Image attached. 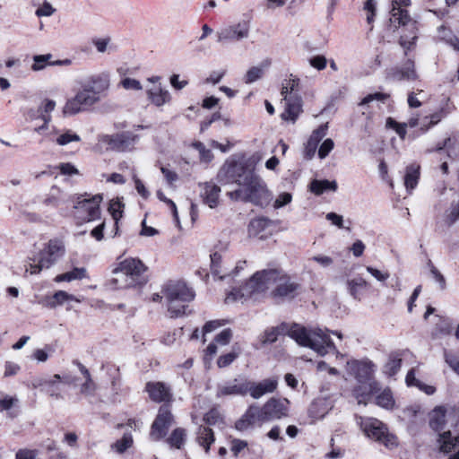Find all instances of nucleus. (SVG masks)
Here are the masks:
<instances>
[{"mask_svg":"<svg viewBox=\"0 0 459 459\" xmlns=\"http://www.w3.org/2000/svg\"><path fill=\"white\" fill-rule=\"evenodd\" d=\"M275 285L273 290L274 297L293 298L300 288L290 276L276 269L263 270L255 273L241 289H233L226 297L225 301L234 302L256 293H262Z\"/></svg>","mask_w":459,"mask_h":459,"instance_id":"f257e3e1","label":"nucleus"},{"mask_svg":"<svg viewBox=\"0 0 459 459\" xmlns=\"http://www.w3.org/2000/svg\"><path fill=\"white\" fill-rule=\"evenodd\" d=\"M110 84V74L106 71L78 81L79 90L65 101L62 110L64 116L71 117L90 109L107 96Z\"/></svg>","mask_w":459,"mask_h":459,"instance_id":"f03ea898","label":"nucleus"},{"mask_svg":"<svg viewBox=\"0 0 459 459\" xmlns=\"http://www.w3.org/2000/svg\"><path fill=\"white\" fill-rule=\"evenodd\" d=\"M459 422V415L454 408L436 407L430 413L429 426L438 433L439 450L450 453L459 447V435H452V429Z\"/></svg>","mask_w":459,"mask_h":459,"instance_id":"7ed1b4c3","label":"nucleus"},{"mask_svg":"<svg viewBox=\"0 0 459 459\" xmlns=\"http://www.w3.org/2000/svg\"><path fill=\"white\" fill-rule=\"evenodd\" d=\"M376 368V365L369 359L347 362L348 372L357 381L352 394L359 404H367L371 395L380 389L379 384L374 379Z\"/></svg>","mask_w":459,"mask_h":459,"instance_id":"20e7f679","label":"nucleus"},{"mask_svg":"<svg viewBox=\"0 0 459 459\" xmlns=\"http://www.w3.org/2000/svg\"><path fill=\"white\" fill-rule=\"evenodd\" d=\"M288 334L299 345L310 348L320 356H325L332 351L339 354L327 333L320 328L307 329L302 325L295 324L290 326Z\"/></svg>","mask_w":459,"mask_h":459,"instance_id":"39448f33","label":"nucleus"},{"mask_svg":"<svg viewBox=\"0 0 459 459\" xmlns=\"http://www.w3.org/2000/svg\"><path fill=\"white\" fill-rule=\"evenodd\" d=\"M146 266L137 258L128 257L117 263L113 269L111 283L116 289H127L145 283Z\"/></svg>","mask_w":459,"mask_h":459,"instance_id":"423d86ee","label":"nucleus"},{"mask_svg":"<svg viewBox=\"0 0 459 459\" xmlns=\"http://www.w3.org/2000/svg\"><path fill=\"white\" fill-rule=\"evenodd\" d=\"M171 317L186 314L187 303L195 298L194 291L186 283L178 281L167 284L162 290Z\"/></svg>","mask_w":459,"mask_h":459,"instance_id":"0eeeda50","label":"nucleus"},{"mask_svg":"<svg viewBox=\"0 0 459 459\" xmlns=\"http://www.w3.org/2000/svg\"><path fill=\"white\" fill-rule=\"evenodd\" d=\"M65 247L62 240L50 239L39 254L38 263L36 259L30 258L25 266V272L30 274H38L43 269L53 266L64 255Z\"/></svg>","mask_w":459,"mask_h":459,"instance_id":"6e6552de","label":"nucleus"},{"mask_svg":"<svg viewBox=\"0 0 459 459\" xmlns=\"http://www.w3.org/2000/svg\"><path fill=\"white\" fill-rule=\"evenodd\" d=\"M229 195L231 199L250 202L260 206L268 204L271 199L264 183L255 174L242 187L229 193Z\"/></svg>","mask_w":459,"mask_h":459,"instance_id":"1a4fd4ad","label":"nucleus"},{"mask_svg":"<svg viewBox=\"0 0 459 459\" xmlns=\"http://www.w3.org/2000/svg\"><path fill=\"white\" fill-rule=\"evenodd\" d=\"M252 168L244 161H227L220 171L219 177L224 178L225 183H236L242 187L255 175Z\"/></svg>","mask_w":459,"mask_h":459,"instance_id":"9d476101","label":"nucleus"},{"mask_svg":"<svg viewBox=\"0 0 459 459\" xmlns=\"http://www.w3.org/2000/svg\"><path fill=\"white\" fill-rule=\"evenodd\" d=\"M102 201L101 195L93 196L82 195L74 204L75 215L83 221H91L100 218V204Z\"/></svg>","mask_w":459,"mask_h":459,"instance_id":"9b49d317","label":"nucleus"},{"mask_svg":"<svg viewBox=\"0 0 459 459\" xmlns=\"http://www.w3.org/2000/svg\"><path fill=\"white\" fill-rule=\"evenodd\" d=\"M140 137L132 131H124L115 134H102L99 141L109 149L118 152H130L134 148Z\"/></svg>","mask_w":459,"mask_h":459,"instance_id":"f8f14e48","label":"nucleus"},{"mask_svg":"<svg viewBox=\"0 0 459 459\" xmlns=\"http://www.w3.org/2000/svg\"><path fill=\"white\" fill-rule=\"evenodd\" d=\"M410 4L411 0L393 1L390 22L395 28L400 26H408L410 30L414 33V30L417 29L416 22L411 20L407 10L403 8L409 6Z\"/></svg>","mask_w":459,"mask_h":459,"instance_id":"ddd939ff","label":"nucleus"},{"mask_svg":"<svg viewBox=\"0 0 459 459\" xmlns=\"http://www.w3.org/2000/svg\"><path fill=\"white\" fill-rule=\"evenodd\" d=\"M227 248H228V243L221 244L219 250H216L210 255L212 273L215 276H218L220 280H224L230 276H232V277L238 276V273L240 271L244 270V268L246 266V261H239L236 264L234 271L230 274L226 273L223 269V264H222L223 260H222L221 251H225V250H227Z\"/></svg>","mask_w":459,"mask_h":459,"instance_id":"4468645a","label":"nucleus"},{"mask_svg":"<svg viewBox=\"0 0 459 459\" xmlns=\"http://www.w3.org/2000/svg\"><path fill=\"white\" fill-rule=\"evenodd\" d=\"M172 421L173 416L169 406L166 404L160 406L158 415L152 425L151 438L155 441L163 438L167 435Z\"/></svg>","mask_w":459,"mask_h":459,"instance_id":"2eb2a0df","label":"nucleus"},{"mask_svg":"<svg viewBox=\"0 0 459 459\" xmlns=\"http://www.w3.org/2000/svg\"><path fill=\"white\" fill-rule=\"evenodd\" d=\"M267 421L264 414L263 407L252 404L248 407L243 416L236 421L235 428L239 431H245L255 424Z\"/></svg>","mask_w":459,"mask_h":459,"instance_id":"dca6fc26","label":"nucleus"},{"mask_svg":"<svg viewBox=\"0 0 459 459\" xmlns=\"http://www.w3.org/2000/svg\"><path fill=\"white\" fill-rule=\"evenodd\" d=\"M289 400L286 398H271L264 405V414L267 421L288 416Z\"/></svg>","mask_w":459,"mask_h":459,"instance_id":"f3484780","label":"nucleus"},{"mask_svg":"<svg viewBox=\"0 0 459 459\" xmlns=\"http://www.w3.org/2000/svg\"><path fill=\"white\" fill-rule=\"evenodd\" d=\"M278 377H272L265 378L260 382H248L247 381V393L254 399H259L264 394L273 393L278 386Z\"/></svg>","mask_w":459,"mask_h":459,"instance_id":"a211bd4d","label":"nucleus"},{"mask_svg":"<svg viewBox=\"0 0 459 459\" xmlns=\"http://www.w3.org/2000/svg\"><path fill=\"white\" fill-rule=\"evenodd\" d=\"M284 110L281 114L282 120L295 123L302 112L303 101L301 96L285 95L283 97Z\"/></svg>","mask_w":459,"mask_h":459,"instance_id":"6ab92c4d","label":"nucleus"},{"mask_svg":"<svg viewBox=\"0 0 459 459\" xmlns=\"http://www.w3.org/2000/svg\"><path fill=\"white\" fill-rule=\"evenodd\" d=\"M159 76H152L148 79L152 86L147 90L150 101L157 107H161L170 100L169 92L161 87Z\"/></svg>","mask_w":459,"mask_h":459,"instance_id":"aec40b11","label":"nucleus"},{"mask_svg":"<svg viewBox=\"0 0 459 459\" xmlns=\"http://www.w3.org/2000/svg\"><path fill=\"white\" fill-rule=\"evenodd\" d=\"M357 422L359 424L364 434L375 440L381 438L383 434H385V430H386L385 425L375 418H363L359 416L357 417Z\"/></svg>","mask_w":459,"mask_h":459,"instance_id":"412c9836","label":"nucleus"},{"mask_svg":"<svg viewBox=\"0 0 459 459\" xmlns=\"http://www.w3.org/2000/svg\"><path fill=\"white\" fill-rule=\"evenodd\" d=\"M249 28L247 23H238L227 27L218 32V42L238 41L248 37Z\"/></svg>","mask_w":459,"mask_h":459,"instance_id":"4be33fe9","label":"nucleus"},{"mask_svg":"<svg viewBox=\"0 0 459 459\" xmlns=\"http://www.w3.org/2000/svg\"><path fill=\"white\" fill-rule=\"evenodd\" d=\"M200 195L205 204L210 208H215L219 204L221 188L212 182L199 184Z\"/></svg>","mask_w":459,"mask_h":459,"instance_id":"5701e85b","label":"nucleus"},{"mask_svg":"<svg viewBox=\"0 0 459 459\" xmlns=\"http://www.w3.org/2000/svg\"><path fill=\"white\" fill-rule=\"evenodd\" d=\"M327 131V125L320 126L317 129L314 130L309 139L304 147V157L311 160L316 152L320 141L325 136Z\"/></svg>","mask_w":459,"mask_h":459,"instance_id":"b1692460","label":"nucleus"},{"mask_svg":"<svg viewBox=\"0 0 459 459\" xmlns=\"http://www.w3.org/2000/svg\"><path fill=\"white\" fill-rule=\"evenodd\" d=\"M73 363L77 366L79 371L85 379L80 386V393L84 396H93L95 394L97 385L93 381L89 369L79 360H74Z\"/></svg>","mask_w":459,"mask_h":459,"instance_id":"393cba45","label":"nucleus"},{"mask_svg":"<svg viewBox=\"0 0 459 459\" xmlns=\"http://www.w3.org/2000/svg\"><path fill=\"white\" fill-rule=\"evenodd\" d=\"M146 391L150 398L157 403L167 402L171 397L169 387L160 382L148 383L146 385Z\"/></svg>","mask_w":459,"mask_h":459,"instance_id":"a878e982","label":"nucleus"},{"mask_svg":"<svg viewBox=\"0 0 459 459\" xmlns=\"http://www.w3.org/2000/svg\"><path fill=\"white\" fill-rule=\"evenodd\" d=\"M247 381L238 383V380L234 379L226 385H220L217 390V396L246 395L247 394Z\"/></svg>","mask_w":459,"mask_h":459,"instance_id":"bb28decb","label":"nucleus"},{"mask_svg":"<svg viewBox=\"0 0 459 459\" xmlns=\"http://www.w3.org/2000/svg\"><path fill=\"white\" fill-rule=\"evenodd\" d=\"M48 135L50 140L55 141L56 144L60 146L67 145L73 142L81 141L80 135L72 130H65L63 133L58 134L56 129H53V131H51Z\"/></svg>","mask_w":459,"mask_h":459,"instance_id":"cd10ccee","label":"nucleus"},{"mask_svg":"<svg viewBox=\"0 0 459 459\" xmlns=\"http://www.w3.org/2000/svg\"><path fill=\"white\" fill-rule=\"evenodd\" d=\"M300 85L299 79L290 74V76L282 81L281 94L285 95L300 96Z\"/></svg>","mask_w":459,"mask_h":459,"instance_id":"c85d7f7f","label":"nucleus"},{"mask_svg":"<svg viewBox=\"0 0 459 459\" xmlns=\"http://www.w3.org/2000/svg\"><path fill=\"white\" fill-rule=\"evenodd\" d=\"M196 435L198 444L204 448L206 453H208L211 445L215 440L212 429L206 426H201L199 427Z\"/></svg>","mask_w":459,"mask_h":459,"instance_id":"c756f323","label":"nucleus"},{"mask_svg":"<svg viewBox=\"0 0 459 459\" xmlns=\"http://www.w3.org/2000/svg\"><path fill=\"white\" fill-rule=\"evenodd\" d=\"M420 178V166L411 164L407 166L404 176V186L408 191H411L418 185Z\"/></svg>","mask_w":459,"mask_h":459,"instance_id":"7c9ffc66","label":"nucleus"},{"mask_svg":"<svg viewBox=\"0 0 459 459\" xmlns=\"http://www.w3.org/2000/svg\"><path fill=\"white\" fill-rule=\"evenodd\" d=\"M336 181H329L327 179L317 180L315 179L310 183V191L316 195H320L326 191H336Z\"/></svg>","mask_w":459,"mask_h":459,"instance_id":"2f4dec72","label":"nucleus"},{"mask_svg":"<svg viewBox=\"0 0 459 459\" xmlns=\"http://www.w3.org/2000/svg\"><path fill=\"white\" fill-rule=\"evenodd\" d=\"M87 278V271L84 267H75L72 271L58 274L55 277L56 282L73 281Z\"/></svg>","mask_w":459,"mask_h":459,"instance_id":"473e14b6","label":"nucleus"},{"mask_svg":"<svg viewBox=\"0 0 459 459\" xmlns=\"http://www.w3.org/2000/svg\"><path fill=\"white\" fill-rule=\"evenodd\" d=\"M346 284L350 295L357 300L360 299L361 290H365L368 286V282L361 277L348 280Z\"/></svg>","mask_w":459,"mask_h":459,"instance_id":"72a5a7b5","label":"nucleus"},{"mask_svg":"<svg viewBox=\"0 0 459 459\" xmlns=\"http://www.w3.org/2000/svg\"><path fill=\"white\" fill-rule=\"evenodd\" d=\"M68 301H75L77 303H81L82 299L72 294H69L65 290H58L53 295L52 300L48 302V306L54 308L57 306H62Z\"/></svg>","mask_w":459,"mask_h":459,"instance_id":"f704fd0d","label":"nucleus"},{"mask_svg":"<svg viewBox=\"0 0 459 459\" xmlns=\"http://www.w3.org/2000/svg\"><path fill=\"white\" fill-rule=\"evenodd\" d=\"M66 201V195H64L63 191L57 186H53L50 190L49 195L45 199V204L47 205L57 206Z\"/></svg>","mask_w":459,"mask_h":459,"instance_id":"c9c22d12","label":"nucleus"},{"mask_svg":"<svg viewBox=\"0 0 459 459\" xmlns=\"http://www.w3.org/2000/svg\"><path fill=\"white\" fill-rule=\"evenodd\" d=\"M397 78L400 80H415L417 75L414 69V62L408 59L400 71L397 72Z\"/></svg>","mask_w":459,"mask_h":459,"instance_id":"e433bc0d","label":"nucleus"},{"mask_svg":"<svg viewBox=\"0 0 459 459\" xmlns=\"http://www.w3.org/2000/svg\"><path fill=\"white\" fill-rule=\"evenodd\" d=\"M401 366L402 359L398 358L396 355H391L388 361L384 366L383 372L388 377H393L400 370Z\"/></svg>","mask_w":459,"mask_h":459,"instance_id":"4c0bfd02","label":"nucleus"},{"mask_svg":"<svg viewBox=\"0 0 459 459\" xmlns=\"http://www.w3.org/2000/svg\"><path fill=\"white\" fill-rule=\"evenodd\" d=\"M51 54L46 55H36L33 56V64L31 65V70L34 72H39L46 68L48 65H50L52 58Z\"/></svg>","mask_w":459,"mask_h":459,"instance_id":"58836bf2","label":"nucleus"},{"mask_svg":"<svg viewBox=\"0 0 459 459\" xmlns=\"http://www.w3.org/2000/svg\"><path fill=\"white\" fill-rule=\"evenodd\" d=\"M186 440V431L183 429H176L168 438V442L171 446L178 449L181 448Z\"/></svg>","mask_w":459,"mask_h":459,"instance_id":"ea45409f","label":"nucleus"},{"mask_svg":"<svg viewBox=\"0 0 459 459\" xmlns=\"http://www.w3.org/2000/svg\"><path fill=\"white\" fill-rule=\"evenodd\" d=\"M62 381V377L59 374H55L51 378H48L47 387L45 391L49 394L51 396H55L56 398H59V388L58 385Z\"/></svg>","mask_w":459,"mask_h":459,"instance_id":"a19ab883","label":"nucleus"},{"mask_svg":"<svg viewBox=\"0 0 459 459\" xmlns=\"http://www.w3.org/2000/svg\"><path fill=\"white\" fill-rule=\"evenodd\" d=\"M376 400L377 405L385 409L392 408L394 403L392 393L389 389L384 390L380 394L377 396Z\"/></svg>","mask_w":459,"mask_h":459,"instance_id":"79ce46f5","label":"nucleus"},{"mask_svg":"<svg viewBox=\"0 0 459 459\" xmlns=\"http://www.w3.org/2000/svg\"><path fill=\"white\" fill-rule=\"evenodd\" d=\"M56 108V102L52 100H45L39 106V112H43V121H51V112Z\"/></svg>","mask_w":459,"mask_h":459,"instance_id":"37998d69","label":"nucleus"},{"mask_svg":"<svg viewBox=\"0 0 459 459\" xmlns=\"http://www.w3.org/2000/svg\"><path fill=\"white\" fill-rule=\"evenodd\" d=\"M133 444V438L130 434H125L120 440H117L114 445L113 448L119 454L124 453Z\"/></svg>","mask_w":459,"mask_h":459,"instance_id":"c03bdc74","label":"nucleus"},{"mask_svg":"<svg viewBox=\"0 0 459 459\" xmlns=\"http://www.w3.org/2000/svg\"><path fill=\"white\" fill-rule=\"evenodd\" d=\"M386 126H389L390 128H393L402 140L405 139L407 134V124L398 123L393 118L389 117L386 121Z\"/></svg>","mask_w":459,"mask_h":459,"instance_id":"a18cd8bd","label":"nucleus"},{"mask_svg":"<svg viewBox=\"0 0 459 459\" xmlns=\"http://www.w3.org/2000/svg\"><path fill=\"white\" fill-rule=\"evenodd\" d=\"M269 224V221L264 218H257L251 221L249 224V231L251 234H258L264 230Z\"/></svg>","mask_w":459,"mask_h":459,"instance_id":"49530a36","label":"nucleus"},{"mask_svg":"<svg viewBox=\"0 0 459 459\" xmlns=\"http://www.w3.org/2000/svg\"><path fill=\"white\" fill-rule=\"evenodd\" d=\"M124 204L119 200H112L108 206V212L116 222L122 217Z\"/></svg>","mask_w":459,"mask_h":459,"instance_id":"de8ad7c7","label":"nucleus"},{"mask_svg":"<svg viewBox=\"0 0 459 459\" xmlns=\"http://www.w3.org/2000/svg\"><path fill=\"white\" fill-rule=\"evenodd\" d=\"M239 355L238 351L233 350L231 352L221 355L219 357L217 360V365L219 368H225L230 365Z\"/></svg>","mask_w":459,"mask_h":459,"instance_id":"09e8293b","label":"nucleus"},{"mask_svg":"<svg viewBox=\"0 0 459 459\" xmlns=\"http://www.w3.org/2000/svg\"><path fill=\"white\" fill-rule=\"evenodd\" d=\"M193 147L199 152L200 159L202 161L209 162L212 160V152L211 150L206 149L203 143L195 142L193 143Z\"/></svg>","mask_w":459,"mask_h":459,"instance_id":"8fccbe9b","label":"nucleus"},{"mask_svg":"<svg viewBox=\"0 0 459 459\" xmlns=\"http://www.w3.org/2000/svg\"><path fill=\"white\" fill-rule=\"evenodd\" d=\"M119 85L127 91H141L143 89L140 81L129 77L123 78L120 81Z\"/></svg>","mask_w":459,"mask_h":459,"instance_id":"3c124183","label":"nucleus"},{"mask_svg":"<svg viewBox=\"0 0 459 459\" xmlns=\"http://www.w3.org/2000/svg\"><path fill=\"white\" fill-rule=\"evenodd\" d=\"M264 74V71L261 67L253 66L251 67L245 75V82L249 84L253 83L255 81L259 80Z\"/></svg>","mask_w":459,"mask_h":459,"instance_id":"603ef678","label":"nucleus"},{"mask_svg":"<svg viewBox=\"0 0 459 459\" xmlns=\"http://www.w3.org/2000/svg\"><path fill=\"white\" fill-rule=\"evenodd\" d=\"M56 8H54L49 2L44 1L36 10L35 14L38 17H50L56 13Z\"/></svg>","mask_w":459,"mask_h":459,"instance_id":"864d4df0","label":"nucleus"},{"mask_svg":"<svg viewBox=\"0 0 459 459\" xmlns=\"http://www.w3.org/2000/svg\"><path fill=\"white\" fill-rule=\"evenodd\" d=\"M157 197L159 198L160 201L165 203L169 207V209L172 212V214H173V217H174L175 221L178 224L179 223V219H178V210H177L176 204L172 200L167 198L166 195H164V193L162 191H160V190L157 191Z\"/></svg>","mask_w":459,"mask_h":459,"instance_id":"5fc2aeb1","label":"nucleus"},{"mask_svg":"<svg viewBox=\"0 0 459 459\" xmlns=\"http://www.w3.org/2000/svg\"><path fill=\"white\" fill-rule=\"evenodd\" d=\"M334 143L332 139H325L318 148V157L323 160L325 159L328 154L333 151Z\"/></svg>","mask_w":459,"mask_h":459,"instance_id":"6e6d98bb","label":"nucleus"},{"mask_svg":"<svg viewBox=\"0 0 459 459\" xmlns=\"http://www.w3.org/2000/svg\"><path fill=\"white\" fill-rule=\"evenodd\" d=\"M377 441L381 442L387 448H394L398 445L397 437L394 435L389 434L387 430H385L383 437L379 439H377Z\"/></svg>","mask_w":459,"mask_h":459,"instance_id":"4d7b16f0","label":"nucleus"},{"mask_svg":"<svg viewBox=\"0 0 459 459\" xmlns=\"http://www.w3.org/2000/svg\"><path fill=\"white\" fill-rule=\"evenodd\" d=\"M292 200V195L290 193L284 192L280 194L274 201L273 207L279 209L284 205L289 204Z\"/></svg>","mask_w":459,"mask_h":459,"instance_id":"13d9d810","label":"nucleus"},{"mask_svg":"<svg viewBox=\"0 0 459 459\" xmlns=\"http://www.w3.org/2000/svg\"><path fill=\"white\" fill-rule=\"evenodd\" d=\"M309 64L311 66L320 71L325 68L327 60L325 56L318 55L311 57Z\"/></svg>","mask_w":459,"mask_h":459,"instance_id":"bf43d9fd","label":"nucleus"},{"mask_svg":"<svg viewBox=\"0 0 459 459\" xmlns=\"http://www.w3.org/2000/svg\"><path fill=\"white\" fill-rule=\"evenodd\" d=\"M427 120H429V117H425L421 120H420L419 117H412L408 120L406 124L407 126H410L411 128L420 126V129L422 130V132H425L428 130Z\"/></svg>","mask_w":459,"mask_h":459,"instance_id":"052dcab7","label":"nucleus"},{"mask_svg":"<svg viewBox=\"0 0 459 459\" xmlns=\"http://www.w3.org/2000/svg\"><path fill=\"white\" fill-rule=\"evenodd\" d=\"M225 324L224 320H212L207 322L203 328L202 334L205 335L206 333H212L217 328L222 326Z\"/></svg>","mask_w":459,"mask_h":459,"instance_id":"680f3d73","label":"nucleus"},{"mask_svg":"<svg viewBox=\"0 0 459 459\" xmlns=\"http://www.w3.org/2000/svg\"><path fill=\"white\" fill-rule=\"evenodd\" d=\"M232 337V332L230 329H224L216 337L215 342L221 345L228 344Z\"/></svg>","mask_w":459,"mask_h":459,"instance_id":"e2e57ef3","label":"nucleus"},{"mask_svg":"<svg viewBox=\"0 0 459 459\" xmlns=\"http://www.w3.org/2000/svg\"><path fill=\"white\" fill-rule=\"evenodd\" d=\"M367 271L378 281H385L389 278V273L386 272H382L377 270L372 266H367Z\"/></svg>","mask_w":459,"mask_h":459,"instance_id":"0e129e2a","label":"nucleus"},{"mask_svg":"<svg viewBox=\"0 0 459 459\" xmlns=\"http://www.w3.org/2000/svg\"><path fill=\"white\" fill-rule=\"evenodd\" d=\"M39 453L32 449H20L16 453V459H37Z\"/></svg>","mask_w":459,"mask_h":459,"instance_id":"69168bd1","label":"nucleus"},{"mask_svg":"<svg viewBox=\"0 0 459 459\" xmlns=\"http://www.w3.org/2000/svg\"><path fill=\"white\" fill-rule=\"evenodd\" d=\"M20 369H21V367H20L19 364L12 362V361H7L4 364V377L15 376V375L18 374Z\"/></svg>","mask_w":459,"mask_h":459,"instance_id":"338daca9","label":"nucleus"},{"mask_svg":"<svg viewBox=\"0 0 459 459\" xmlns=\"http://www.w3.org/2000/svg\"><path fill=\"white\" fill-rule=\"evenodd\" d=\"M310 260L319 264L322 267L326 268L333 264V260L332 257L324 255H314Z\"/></svg>","mask_w":459,"mask_h":459,"instance_id":"774afa93","label":"nucleus"}]
</instances>
